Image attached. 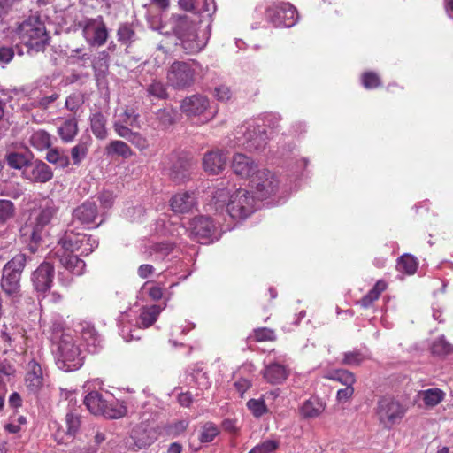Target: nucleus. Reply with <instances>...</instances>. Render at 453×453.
I'll return each instance as SVG.
<instances>
[{
	"instance_id": "obj_1",
	"label": "nucleus",
	"mask_w": 453,
	"mask_h": 453,
	"mask_svg": "<svg viewBox=\"0 0 453 453\" xmlns=\"http://www.w3.org/2000/svg\"><path fill=\"white\" fill-rule=\"evenodd\" d=\"M58 212L52 199H42L38 207L35 208L30 215L28 222L20 228V235L31 253H35L39 244L42 241V231L48 226Z\"/></svg>"
},
{
	"instance_id": "obj_2",
	"label": "nucleus",
	"mask_w": 453,
	"mask_h": 453,
	"mask_svg": "<svg viewBox=\"0 0 453 453\" xmlns=\"http://www.w3.org/2000/svg\"><path fill=\"white\" fill-rule=\"evenodd\" d=\"M212 199L217 210L226 207L227 213L234 219H244L255 211V199L244 188H239L232 194L226 188L219 189Z\"/></svg>"
},
{
	"instance_id": "obj_3",
	"label": "nucleus",
	"mask_w": 453,
	"mask_h": 453,
	"mask_svg": "<svg viewBox=\"0 0 453 453\" xmlns=\"http://www.w3.org/2000/svg\"><path fill=\"white\" fill-rule=\"evenodd\" d=\"M170 31L161 32L165 35L171 33L181 42L182 48L187 54L200 52L206 45V40L199 38L196 33V25L186 14H173L169 19Z\"/></svg>"
},
{
	"instance_id": "obj_4",
	"label": "nucleus",
	"mask_w": 453,
	"mask_h": 453,
	"mask_svg": "<svg viewBox=\"0 0 453 453\" xmlns=\"http://www.w3.org/2000/svg\"><path fill=\"white\" fill-rule=\"evenodd\" d=\"M203 65L195 59L174 61L167 70V84L175 90H185L193 87L196 78L203 74Z\"/></svg>"
},
{
	"instance_id": "obj_5",
	"label": "nucleus",
	"mask_w": 453,
	"mask_h": 453,
	"mask_svg": "<svg viewBox=\"0 0 453 453\" xmlns=\"http://www.w3.org/2000/svg\"><path fill=\"white\" fill-rule=\"evenodd\" d=\"M17 35L25 46L35 52L43 51L50 36L45 24L38 17H29L17 29Z\"/></svg>"
},
{
	"instance_id": "obj_6",
	"label": "nucleus",
	"mask_w": 453,
	"mask_h": 453,
	"mask_svg": "<svg viewBox=\"0 0 453 453\" xmlns=\"http://www.w3.org/2000/svg\"><path fill=\"white\" fill-rule=\"evenodd\" d=\"M65 337L62 341L52 345L56 365L58 369L64 372L78 370L83 365V357L80 347L75 343L73 335Z\"/></svg>"
},
{
	"instance_id": "obj_7",
	"label": "nucleus",
	"mask_w": 453,
	"mask_h": 453,
	"mask_svg": "<svg viewBox=\"0 0 453 453\" xmlns=\"http://www.w3.org/2000/svg\"><path fill=\"white\" fill-rule=\"evenodd\" d=\"M235 139L239 146L250 151H256L265 147L268 135L265 125L252 120L238 127Z\"/></svg>"
},
{
	"instance_id": "obj_8",
	"label": "nucleus",
	"mask_w": 453,
	"mask_h": 453,
	"mask_svg": "<svg viewBox=\"0 0 453 453\" xmlns=\"http://www.w3.org/2000/svg\"><path fill=\"white\" fill-rule=\"evenodd\" d=\"M27 257L23 253L15 255L4 266L1 288L9 296H16L20 291L21 274L26 267Z\"/></svg>"
},
{
	"instance_id": "obj_9",
	"label": "nucleus",
	"mask_w": 453,
	"mask_h": 453,
	"mask_svg": "<svg viewBox=\"0 0 453 453\" xmlns=\"http://www.w3.org/2000/svg\"><path fill=\"white\" fill-rule=\"evenodd\" d=\"M58 244L61 249L68 252H79L81 256H88L98 246V240L85 233L75 232L73 229H67L59 238Z\"/></svg>"
},
{
	"instance_id": "obj_10",
	"label": "nucleus",
	"mask_w": 453,
	"mask_h": 453,
	"mask_svg": "<svg viewBox=\"0 0 453 453\" xmlns=\"http://www.w3.org/2000/svg\"><path fill=\"white\" fill-rule=\"evenodd\" d=\"M406 409L399 402L393 398L383 397L377 403L375 414L377 418L385 428H391L398 424L404 417Z\"/></svg>"
},
{
	"instance_id": "obj_11",
	"label": "nucleus",
	"mask_w": 453,
	"mask_h": 453,
	"mask_svg": "<svg viewBox=\"0 0 453 453\" xmlns=\"http://www.w3.org/2000/svg\"><path fill=\"white\" fill-rule=\"evenodd\" d=\"M250 186L260 199L274 196L280 188V180L275 173L262 168L252 175Z\"/></svg>"
},
{
	"instance_id": "obj_12",
	"label": "nucleus",
	"mask_w": 453,
	"mask_h": 453,
	"mask_svg": "<svg viewBox=\"0 0 453 453\" xmlns=\"http://www.w3.org/2000/svg\"><path fill=\"white\" fill-rule=\"evenodd\" d=\"M82 34L88 45L92 47L104 45L109 37V30L103 16L87 19L82 26Z\"/></svg>"
},
{
	"instance_id": "obj_13",
	"label": "nucleus",
	"mask_w": 453,
	"mask_h": 453,
	"mask_svg": "<svg viewBox=\"0 0 453 453\" xmlns=\"http://www.w3.org/2000/svg\"><path fill=\"white\" fill-rule=\"evenodd\" d=\"M265 14L274 27H291L297 20V11L288 3L273 4L267 7Z\"/></svg>"
},
{
	"instance_id": "obj_14",
	"label": "nucleus",
	"mask_w": 453,
	"mask_h": 453,
	"mask_svg": "<svg viewBox=\"0 0 453 453\" xmlns=\"http://www.w3.org/2000/svg\"><path fill=\"white\" fill-rule=\"evenodd\" d=\"M190 236L196 242L207 244L212 242L215 237L216 226L209 217L194 218L189 224Z\"/></svg>"
},
{
	"instance_id": "obj_15",
	"label": "nucleus",
	"mask_w": 453,
	"mask_h": 453,
	"mask_svg": "<svg viewBox=\"0 0 453 453\" xmlns=\"http://www.w3.org/2000/svg\"><path fill=\"white\" fill-rule=\"evenodd\" d=\"M191 161L179 154H172L168 157L166 167L168 177L175 183L180 184L190 176Z\"/></svg>"
},
{
	"instance_id": "obj_16",
	"label": "nucleus",
	"mask_w": 453,
	"mask_h": 453,
	"mask_svg": "<svg viewBox=\"0 0 453 453\" xmlns=\"http://www.w3.org/2000/svg\"><path fill=\"white\" fill-rule=\"evenodd\" d=\"M209 98L200 93L184 97L180 104V111L188 118L202 116L210 109Z\"/></svg>"
},
{
	"instance_id": "obj_17",
	"label": "nucleus",
	"mask_w": 453,
	"mask_h": 453,
	"mask_svg": "<svg viewBox=\"0 0 453 453\" xmlns=\"http://www.w3.org/2000/svg\"><path fill=\"white\" fill-rule=\"evenodd\" d=\"M65 421L66 430L64 431L60 427H58L57 431L53 434L54 440L58 444H67V439L70 438L73 440L81 429V416L76 411H68L65 415Z\"/></svg>"
},
{
	"instance_id": "obj_18",
	"label": "nucleus",
	"mask_w": 453,
	"mask_h": 453,
	"mask_svg": "<svg viewBox=\"0 0 453 453\" xmlns=\"http://www.w3.org/2000/svg\"><path fill=\"white\" fill-rule=\"evenodd\" d=\"M26 180L35 183H46L53 178L51 168L42 160H35L22 172Z\"/></svg>"
},
{
	"instance_id": "obj_19",
	"label": "nucleus",
	"mask_w": 453,
	"mask_h": 453,
	"mask_svg": "<svg viewBox=\"0 0 453 453\" xmlns=\"http://www.w3.org/2000/svg\"><path fill=\"white\" fill-rule=\"evenodd\" d=\"M54 274V266L50 262L42 263L31 277L35 290L40 293L48 291L51 287Z\"/></svg>"
},
{
	"instance_id": "obj_20",
	"label": "nucleus",
	"mask_w": 453,
	"mask_h": 453,
	"mask_svg": "<svg viewBox=\"0 0 453 453\" xmlns=\"http://www.w3.org/2000/svg\"><path fill=\"white\" fill-rule=\"evenodd\" d=\"M226 153L221 150L207 151L203 158V169L211 174H219L226 168Z\"/></svg>"
},
{
	"instance_id": "obj_21",
	"label": "nucleus",
	"mask_w": 453,
	"mask_h": 453,
	"mask_svg": "<svg viewBox=\"0 0 453 453\" xmlns=\"http://www.w3.org/2000/svg\"><path fill=\"white\" fill-rule=\"evenodd\" d=\"M113 129L118 136L126 139L139 150H145L149 148V141L141 133L132 131L128 127L120 121L113 123Z\"/></svg>"
},
{
	"instance_id": "obj_22",
	"label": "nucleus",
	"mask_w": 453,
	"mask_h": 453,
	"mask_svg": "<svg viewBox=\"0 0 453 453\" xmlns=\"http://www.w3.org/2000/svg\"><path fill=\"white\" fill-rule=\"evenodd\" d=\"M231 167L236 175L242 178H250V180L254 173L259 170L255 161L242 153L234 155Z\"/></svg>"
},
{
	"instance_id": "obj_23",
	"label": "nucleus",
	"mask_w": 453,
	"mask_h": 453,
	"mask_svg": "<svg viewBox=\"0 0 453 453\" xmlns=\"http://www.w3.org/2000/svg\"><path fill=\"white\" fill-rule=\"evenodd\" d=\"M130 437L139 449L150 446L156 440L154 429L143 421L132 429Z\"/></svg>"
},
{
	"instance_id": "obj_24",
	"label": "nucleus",
	"mask_w": 453,
	"mask_h": 453,
	"mask_svg": "<svg viewBox=\"0 0 453 453\" xmlns=\"http://www.w3.org/2000/svg\"><path fill=\"white\" fill-rule=\"evenodd\" d=\"M55 254L58 257L62 266L71 273L77 276L84 273L86 264L82 259L79 258L77 255H74L73 252H68L59 249Z\"/></svg>"
},
{
	"instance_id": "obj_25",
	"label": "nucleus",
	"mask_w": 453,
	"mask_h": 453,
	"mask_svg": "<svg viewBox=\"0 0 453 453\" xmlns=\"http://www.w3.org/2000/svg\"><path fill=\"white\" fill-rule=\"evenodd\" d=\"M25 383L27 388L32 393H37L43 385L42 369L35 360H31L27 364Z\"/></svg>"
},
{
	"instance_id": "obj_26",
	"label": "nucleus",
	"mask_w": 453,
	"mask_h": 453,
	"mask_svg": "<svg viewBox=\"0 0 453 453\" xmlns=\"http://www.w3.org/2000/svg\"><path fill=\"white\" fill-rule=\"evenodd\" d=\"M98 209L95 202L86 201L74 209L73 218L82 225L96 223L98 218Z\"/></svg>"
},
{
	"instance_id": "obj_27",
	"label": "nucleus",
	"mask_w": 453,
	"mask_h": 453,
	"mask_svg": "<svg viewBox=\"0 0 453 453\" xmlns=\"http://www.w3.org/2000/svg\"><path fill=\"white\" fill-rule=\"evenodd\" d=\"M77 331L87 345L88 351L89 353L97 352L100 344V336L94 326L88 322H81L79 324Z\"/></svg>"
},
{
	"instance_id": "obj_28",
	"label": "nucleus",
	"mask_w": 453,
	"mask_h": 453,
	"mask_svg": "<svg viewBox=\"0 0 453 453\" xmlns=\"http://www.w3.org/2000/svg\"><path fill=\"white\" fill-rule=\"evenodd\" d=\"M180 9L199 15L211 17L215 12V5H211L207 0H178Z\"/></svg>"
},
{
	"instance_id": "obj_29",
	"label": "nucleus",
	"mask_w": 453,
	"mask_h": 453,
	"mask_svg": "<svg viewBox=\"0 0 453 453\" xmlns=\"http://www.w3.org/2000/svg\"><path fill=\"white\" fill-rule=\"evenodd\" d=\"M288 376V371L285 365L280 363H271L263 371V377L271 384H280Z\"/></svg>"
},
{
	"instance_id": "obj_30",
	"label": "nucleus",
	"mask_w": 453,
	"mask_h": 453,
	"mask_svg": "<svg viewBox=\"0 0 453 453\" xmlns=\"http://www.w3.org/2000/svg\"><path fill=\"white\" fill-rule=\"evenodd\" d=\"M196 204L195 197L188 192L174 195L171 199V207L174 212H189Z\"/></svg>"
},
{
	"instance_id": "obj_31",
	"label": "nucleus",
	"mask_w": 453,
	"mask_h": 453,
	"mask_svg": "<svg viewBox=\"0 0 453 453\" xmlns=\"http://www.w3.org/2000/svg\"><path fill=\"white\" fill-rule=\"evenodd\" d=\"M89 121L93 134L99 140L106 139L108 136L106 117L101 111H96L90 115Z\"/></svg>"
},
{
	"instance_id": "obj_32",
	"label": "nucleus",
	"mask_w": 453,
	"mask_h": 453,
	"mask_svg": "<svg viewBox=\"0 0 453 453\" xmlns=\"http://www.w3.org/2000/svg\"><path fill=\"white\" fill-rule=\"evenodd\" d=\"M105 154L107 157H121L125 159L133 156V150L130 146L123 141L112 140L105 146Z\"/></svg>"
},
{
	"instance_id": "obj_33",
	"label": "nucleus",
	"mask_w": 453,
	"mask_h": 453,
	"mask_svg": "<svg viewBox=\"0 0 453 453\" xmlns=\"http://www.w3.org/2000/svg\"><path fill=\"white\" fill-rule=\"evenodd\" d=\"M326 404L317 397L306 400L300 408L302 416L305 418L319 417L325 411Z\"/></svg>"
},
{
	"instance_id": "obj_34",
	"label": "nucleus",
	"mask_w": 453,
	"mask_h": 453,
	"mask_svg": "<svg viewBox=\"0 0 453 453\" xmlns=\"http://www.w3.org/2000/svg\"><path fill=\"white\" fill-rule=\"evenodd\" d=\"M33 158L29 152H10L6 155V162L11 168L25 171Z\"/></svg>"
},
{
	"instance_id": "obj_35",
	"label": "nucleus",
	"mask_w": 453,
	"mask_h": 453,
	"mask_svg": "<svg viewBox=\"0 0 453 453\" xmlns=\"http://www.w3.org/2000/svg\"><path fill=\"white\" fill-rule=\"evenodd\" d=\"M106 400L97 391L88 393L84 398V404L88 410L94 415H102L105 406Z\"/></svg>"
},
{
	"instance_id": "obj_36",
	"label": "nucleus",
	"mask_w": 453,
	"mask_h": 453,
	"mask_svg": "<svg viewBox=\"0 0 453 453\" xmlns=\"http://www.w3.org/2000/svg\"><path fill=\"white\" fill-rule=\"evenodd\" d=\"M117 39L126 47L131 46L137 40V35L133 25L130 23L120 24L117 30Z\"/></svg>"
},
{
	"instance_id": "obj_37",
	"label": "nucleus",
	"mask_w": 453,
	"mask_h": 453,
	"mask_svg": "<svg viewBox=\"0 0 453 453\" xmlns=\"http://www.w3.org/2000/svg\"><path fill=\"white\" fill-rule=\"evenodd\" d=\"M78 133V123L75 118L65 120L58 128V134L65 142H72Z\"/></svg>"
},
{
	"instance_id": "obj_38",
	"label": "nucleus",
	"mask_w": 453,
	"mask_h": 453,
	"mask_svg": "<svg viewBox=\"0 0 453 453\" xmlns=\"http://www.w3.org/2000/svg\"><path fill=\"white\" fill-rule=\"evenodd\" d=\"M48 333L52 345L62 341L65 338V336L72 335V334L65 328L64 322L61 319H55L51 320Z\"/></svg>"
},
{
	"instance_id": "obj_39",
	"label": "nucleus",
	"mask_w": 453,
	"mask_h": 453,
	"mask_svg": "<svg viewBox=\"0 0 453 453\" xmlns=\"http://www.w3.org/2000/svg\"><path fill=\"white\" fill-rule=\"evenodd\" d=\"M91 138L87 136L81 138L79 142L71 150V157L73 165H78L87 157Z\"/></svg>"
},
{
	"instance_id": "obj_40",
	"label": "nucleus",
	"mask_w": 453,
	"mask_h": 453,
	"mask_svg": "<svg viewBox=\"0 0 453 453\" xmlns=\"http://www.w3.org/2000/svg\"><path fill=\"white\" fill-rule=\"evenodd\" d=\"M29 143L38 150H44L51 145L50 135L42 129L34 131L29 138Z\"/></svg>"
},
{
	"instance_id": "obj_41",
	"label": "nucleus",
	"mask_w": 453,
	"mask_h": 453,
	"mask_svg": "<svg viewBox=\"0 0 453 453\" xmlns=\"http://www.w3.org/2000/svg\"><path fill=\"white\" fill-rule=\"evenodd\" d=\"M386 288L387 284L385 281L378 280L373 288L365 296H364L357 303L364 308L370 307L372 303L379 298Z\"/></svg>"
},
{
	"instance_id": "obj_42",
	"label": "nucleus",
	"mask_w": 453,
	"mask_h": 453,
	"mask_svg": "<svg viewBox=\"0 0 453 453\" xmlns=\"http://www.w3.org/2000/svg\"><path fill=\"white\" fill-rule=\"evenodd\" d=\"M160 312L161 308L158 305L144 308L140 314L139 324L144 328L150 327L156 322Z\"/></svg>"
},
{
	"instance_id": "obj_43",
	"label": "nucleus",
	"mask_w": 453,
	"mask_h": 453,
	"mask_svg": "<svg viewBox=\"0 0 453 453\" xmlns=\"http://www.w3.org/2000/svg\"><path fill=\"white\" fill-rule=\"evenodd\" d=\"M146 92L147 96L160 100L167 99L169 96L165 84L158 80H153L148 84Z\"/></svg>"
},
{
	"instance_id": "obj_44",
	"label": "nucleus",
	"mask_w": 453,
	"mask_h": 453,
	"mask_svg": "<svg viewBox=\"0 0 453 453\" xmlns=\"http://www.w3.org/2000/svg\"><path fill=\"white\" fill-rule=\"evenodd\" d=\"M127 412V407L122 403L112 402L109 403L106 401L102 416L107 418L116 419L124 417Z\"/></svg>"
},
{
	"instance_id": "obj_45",
	"label": "nucleus",
	"mask_w": 453,
	"mask_h": 453,
	"mask_svg": "<svg viewBox=\"0 0 453 453\" xmlns=\"http://www.w3.org/2000/svg\"><path fill=\"white\" fill-rule=\"evenodd\" d=\"M396 268L401 273L413 274L418 268V261L415 257L404 254L397 259Z\"/></svg>"
},
{
	"instance_id": "obj_46",
	"label": "nucleus",
	"mask_w": 453,
	"mask_h": 453,
	"mask_svg": "<svg viewBox=\"0 0 453 453\" xmlns=\"http://www.w3.org/2000/svg\"><path fill=\"white\" fill-rule=\"evenodd\" d=\"M15 215V204L11 200L0 199V226L11 221Z\"/></svg>"
},
{
	"instance_id": "obj_47",
	"label": "nucleus",
	"mask_w": 453,
	"mask_h": 453,
	"mask_svg": "<svg viewBox=\"0 0 453 453\" xmlns=\"http://www.w3.org/2000/svg\"><path fill=\"white\" fill-rule=\"evenodd\" d=\"M46 160L60 168L68 166L70 163L68 156L63 150L57 148L48 150L46 154Z\"/></svg>"
},
{
	"instance_id": "obj_48",
	"label": "nucleus",
	"mask_w": 453,
	"mask_h": 453,
	"mask_svg": "<svg viewBox=\"0 0 453 453\" xmlns=\"http://www.w3.org/2000/svg\"><path fill=\"white\" fill-rule=\"evenodd\" d=\"M327 379L339 381L344 386L353 385L356 381L354 373L345 369H339L328 372Z\"/></svg>"
},
{
	"instance_id": "obj_49",
	"label": "nucleus",
	"mask_w": 453,
	"mask_h": 453,
	"mask_svg": "<svg viewBox=\"0 0 453 453\" xmlns=\"http://www.w3.org/2000/svg\"><path fill=\"white\" fill-rule=\"evenodd\" d=\"M175 243L172 242H162L154 243L150 247V254L154 253L157 259H164L174 249Z\"/></svg>"
},
{
	"instance_id": "obj_50",
	"label": "nucleus",
	"mask_w": 453,
	"mask_h": 453,
	"mask_svg": "<svg viewBox=\"0 0 453 453\" xmlns=\"http://www.w3.org/2000/svg\"><path fill=\"white\" fill-rule=\"evenodd\" d=\"M156 115L164 127H169L175 122L177 111L173 107L163 108L158 110Z\"/></svg>"
},
{
	"instance_id": "obj_51",
	"label": "nucleus",
	"mask_w": 453,
	"mask_h": 453,
	"mask_svg": "<svg viewBox=\"0 0 453 453\" xmlns=\"http://www.w3.org/2000/svg\"><path fill=\"white\" fill-rule=\"evenodd\" d=\"M444 393L439 388H430L423 392V401L427 406H435L443 399Z\"/></svg>"
},
{
	"instance_id": "obj_52",
	"label": "nucleus",
	"mask_w": 453,
	"mask_h": 453,
	"mask_svg": "<svg viewBox=\"0 0 453 453\" xmlns=\"http://www.w3.org/2000/svg\"><path fill=\"white\" fill-rule=\"evenodd\" d=\"M431 349L434 355L445 356L453 351V346L441 336L434 342Z\"/></svg>"
},
{
	"instance_id": "obj_53",
	"label": "nucleus",
	"mask_w": 453,
	"mask_h": 453,
	"mask_svg": "<svg viewBox=\"0 0 453 453\" xmlns=\"http://www.w3.org/2000/svg\"><path fill=\"white\" fill-rule=\"evenodd\" d=\"M362 85L366 89H373L381 86L380 76L374 72H365L361 77Z\"/></svg>"
},
{
	"instance_id": "obj_54",
	"label": "nucleus",
	"mask_w": 453,
	"mask_h": 453,
	"mask_svg": "<svg viewBox=\"0 0 453 453\" xmlns=\"http://www.w3.org/2000/svg\"><path fill=\"white\" fill-rule=\"evenodd\" d=\"M365 360V356L359 350L348 351L343 354L342 365L357 366Z\"/></svg>"
},
{
	"instance_id": "obj_55",
	"label": "nucleus",
	"mask_w": 453,
	"mask_h": 453,
	"mask_svg": "<svg viewBox=\"0 0 453 453\" xmlns=\"http://www.w3.org/2000/svg\"><path fill=\"white\" fill-rule=\"evenodd\" d=\"M59 98L58 93H52L50 96H44L35 99L31 104L34 107L40 108L41 110H48L50 106Z\"/></svg>"
},
{
	"instance_id": "obj_56",
	"label": "nucleus",
	"mask_w": 453,
	"mask_h": 453,
	"mask_svg": "<svg viewBox=\"0 0 453 453\" xmlns=\"http://www.w3.org/2000/svg\"><path fill=\"white\" fill-rule=\"evenodd\" d=\"M247 407L257 418L263 416L267 411L263 399H250L247 402Z\"/></svg>"
},
{
	"instance_id": "obj_57",
	"label": "nucleus",
	"mask_w": 453,
	"mask_h": 453,
	"mask_svg": "<svg viewBox=\"0 0 453 453\" xmlns=\"http://www.w3.org/2000/svg\"><path fill=\"white\" fill-rule=\"evenodd\" d=\"M83 103L84 99L82 95L73 93L66 97L65 106L68 111L75 113Z\"/></svg>"
},
{
	"instance_id": "obj_58",
	"label": "nucleus",
	"mask_w": 453,
	"mask_h": 453,
	"mask_svg": "<svg viewBox=\"0 0 453 453\" xmlns=\"http://www.w3.org/2000/svg\"><path fill=\"white\" fill-rule=\"evenodd\" d=\"M219 429L212 423H207L203 427V431L200 434V441L202 442H211L218 435Z\"/></svg>"
},
{
	"instance_id": "obj_59",
	"label": "nucleus",
	"mask_w": 453,
	"mask_h": 453,
	"mask_svg": "<svg viewBox=\"0 0 453 453\" xmlns=\"http://www.w3.org/2000/svg\"><path fill=\"white\" fill-rule=\"evenodd\" d=\"M279 444L277 441L273 440H267L261 443L260 445H257L254 447L250 452L251 453H270L273 450H275L278 448Z\"/></svg>"
},
{
	"instance_id": "obj_60",
	"label": "nucleus",
	"mask_w": 453,
	"mask_h": 453,
	"mask_svg": "<svg viewBox=\"0 0 453 453\" xmlns=\"http://www.w3.org/2000/svg\"><path fill=\"white\" fill-rule=\"evenodd\" d=\"M253 334L257 342L273 341L275 339L274 332L266 327L255 329Z\"/></svg>"
},
{
	"instance_id": "obj_61",
	"label": "nucleus",
	"mask_w": 453,
	"mask_h": 453,
	"mask_svg": "<svg viewBox=\"0 0 453 453\" xmlns=\"http://www.w3.org/2000/svg\"><path fill=\"white\" fill-rule=\"evenodd\" d=\"M214 96L219 101H227L232 96V91L229 87L226 85H219L214 89Z\"/></svg>"
},
{
	"instance_id": "obj_62",
	"label": "nucleus",
	"mask_w": 453,
	"mask_h": 453,
	"mask_svg": "<svg viewBox=\"0 0 453 453\" xmlns=\"http://www.w3.org/2000/svg\"><path fill=\"white\" fill-rule=\"evenodd\" d=\"M14 57V50L12 47H0V64H9Z\"/></svg>"
},
{
	"instance_id": "obj_63",
	"label": "nucleus",
	"mask_w": 453,
	"mask_h": 453,
	"mask_svg": "<svg viewBox=\"0 0 453 453\" xmlns=\"http://www.w3.org/2000/svg\"><path fill=\"white\" fill-rule=\"evenodd\" d=\"M350 386H346L344 388H341L337 391V400L339 402H345L349 400L354 394V388Z\"/></svg>"
},
{
	"instance_id": "obj_64",
	"label": "nucleus",
	"mask_w": 453,
	"mask_h": 453,
	"mask_svg": "<svg viewBox=\"0 0 453 453\" xmlns=\"http://www.w3.org/2000/svg\"><path fill=\"white\" fill-rule=\"evenodd\" d=\"M14 0H0V23L10 12Z\"/></svg>"
}]
</instances>
